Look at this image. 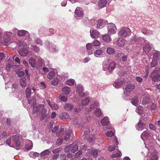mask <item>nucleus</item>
<instances>
[{"mask_svg": "<svg viewBox=\"0 0 160 160\" xmlns=\"http://www.w3.org/2000/svg\"><path fill=\"white\" fill-rule=\"evenodd\" d=\"M47 109L44 108V106L43 105H37L35 106L33 108V114H35L36 112H38L41 114L43 117H45L46 116Z\"/></svg>", "mask_w": 160, "mask_h": 160, "instance_id": "obj_1", "label": "nucleus"}, {"mask_svg": "<svg viewBox=\"0 0 160 160\" xmlns=\"http://www.w3.org/2000/svg\"><path fill=\"white\" fill-rule=\"evenodd\" d=\"M103 69L104 70H108L109 72H111L115 68V64L113 62H111L109 63L108 60L104 61L102 63Z\"/></svg>", "mask_w": 160, "mask_h": 160, "instance_id": "obj_2", "label": "nucleus"}, {"mask_svg": "<svg viewBox=\"0 0 160 160\" xmlns=\"http://www.w3.org/2000/svg\"><path fill=\"white\" fill-rule=\"evenodd\" d=\"M150 77L153 81L157 82L160 80V73L158 70L152 72L151 74Z\"/></svg>", "mask_w": 160, "mask_h": 160, "instance_id": "obj_3", "label": "nucleus"}, {"mask_svg": "<svg viewBox=\"0 0 160 160\" xmlns=\"http://www.w3.org/2000/svg\"><path fill=\"white\" fill-rule=\"evenodd\" d=\"M13 140L15 144L16 149H20V142L19 140V138L17 135H15L13 136Z\"/></svg>", "mask_w": 160, "mask_h": 160, "instance_id": "obj_4", "label": "nucleus"}, {"mask_svg": "<svg viewBox=\"0 0 160 160\" xmlns=\"http://www.w3.org/2000/svg\"><path fill=\"white\" fill-rule=\"evenodd\" d=\"M130 31V29L129 28L123 29L120 30L118 33V35L120 36L126 37L128 36V32Z\"/></svg>", "mask_w": 160, "mask_h": 160, "instance_id": "obj_5", "label": "nucleus"}, {"mask_svg": "<svg viewBox=\"0 0 160 160\" xmlns=\"http://www.w3.org/2000/svg\"><path fill=\"white\" fill-rule=\"evenodd\" d=\"M116 27L114 24L111 23L108 24V29L109 33L110 34H114L116 33L115 29Z\"/></svg>", "mask_w": 160, "mask_h": 160, "instance_id": "obj_6", "label": "nucleus"}, {"mask_svg": "<svg viewBox=\"0 0 160 160\" xmlns=\"http://www.w3.org/2000/svg\"><path fill=\"white\" fill-rule=\"evenodd\" d=\"M83 89L82 87L80 85H78L77 86V92L78 93L80 97H84L88 95V94L86 93H83V95L81 94V92H82Z\"/></svg>", "mask_w": 160, "mask_h": 160, "instance_id": "obj_7", "label": "nucleus"}, {"mask_svg": "<svg viewBox=\"0 0 160 160\" xmlns=\"http://www.w3.org/2000/svg\"><path fill=\"white\" fill-rule=\"evenodd\" d=\"M146 125L145 123L141 121H139L136 126L137 130L138 131H142L145 128Z\"/></svg>", "mask_w": 160, "mask_h": 160, "instance_id": "obj_8", "label": "nucleus"}, {"mask_svg": "<svg viewBox=\"0 0 160 160\" xmlns=\"http://www.w3.org/2000/svg\"><path fill=\"white\" fill-rule=\"evenodd\" d=\"M90 34L92 38L95 39L98 38L100 35V33L98 31L95 30H93L92 31L90 30Z\"/></svg>", "mask_w": 160, "mask_h": 160, "instance_id": "obj_9", "label": "nucleus"}, {"mask_svg": "<svg viewBox=\"0 0 160 160\" xmlns=\"http://www.w3.org/2000/svg\"><path fill=\"white\" fill-rule=\"evenodd\" d=\"M75 13L77 16L78 17H82L83 15V12L82 9L79 7L76 8L75 10Z\"/></svg>", "mask_w": 160, "mask_h": 160, "instance_id": "obj_10", "label": "nucleus"}, {"mask_svg": "<svg viewBox=\"0 0 160 160\" xmlns=\"http://www.w3.org/2000/svg\"><path fill=\"white\" fill-rule=\"evenodd\" d=\"M3 40L4 42L5 43V45H7V43L11 41V37L10 35L7 33V32H5L3 37Z\"/></svg>", "mask_w": 160, "mask_h": 160, "instance_id": "obj_11", "label": "nucleus"}, {"mask_svg": "<svg viewBox=\"0 0 160 160\" xmlns=\"http://www.w3.org/2000/svg\"><path fill=\"white\" fill-rule=\"evenodd\" d=\"M126 41L122 38H118L117 42L118 45L120 47H123L126 43Z\"/></svg>", "mask_w": 160, "mask_h": 160, "instance_id": "obj_12", "label": "nucleus"}, {"mask_svg": "<svg viewBox=\"0 0 160 160\" xmlns=\"http://www.w3.org/2000/svg\"><path fill=\"white\" fill-rule=\"evenodd\" d=\"M18 34L20 36H26L27 38H29L30 35L28 32L25 30H20L18 31Z\"/></svg>", "mask_w": 160, "mask_h": 160, "instance_id": "obj_13", "label": "nucleus"}, {"mask_svg": "<svg viewBox=\"0 0 160 160\" xmlns=\"http://www.w3.org/2000/svg\"><path fill=\"white\" fill-rule=\"evenodd\" d=\"M150 133L149 130H146L143 132L141 134V138L144 140V138H148L150 136Z\"/></svg>", "mask_w": 160, "mask_h": 160, "instance_id": "obj_14", "label": "nucleus"}, {"mask_svg": "<svg viewBox=\"0 0 160 160\" xmlns=\"http://www.w3.org/2000/svg\"><path fill=\"white\" fill-rule=\"evenodd\" d=\"M146 42H147L146 45L143 47V49L144 52L148 54L149 53L151 49V46L149 44V42L147 41H145Z\"/></svg>", "mask_w": 160, "mask_h": 160, "instance_id": "obj_15", "label": "nucleus"}, {"mask_svg": "<svg viewBox=\"0 0 160 160\" xmlns=\"http://www.w3.org/2000/svg\"><path fill=\"white\" fill-rule=\"evenodd\" d=\"M142 32L144 34L150 36L153 34L152 31L151 30L145 28H143L142 31Z\"/></svg>", "mask_w": 160, "mask_h": 160, "instance_id": "obj_16", "label": "nucleus"}, {"mask_svg": "<svg viewBox=\"0 0 160 160\" xmlns=\"http://www.w3.org/2000/svg\"><path fill=\"white\" fill-rule=\"evenodd\" d=\"M18 52L19 54L22 57H25L28 53V51L26 49H20Z\"/></svg>", "mask_w": 160, "mask_h": 160, "instance_id": "obj_17", "label": "nucleus"}, {"mask_svg": "<svg viewBox=\"0 0 160 160\" xmlns=\"http://www.w3.org/2000/svg\"><path fill=\"white\" fill-rule=\"evenodd\" d=\"M123 84V82L120 80H117L113 84V86L116 88H119Z\"/></svg>", "mask_w": 160, "mask_h": 160, "instance_id": "obj_18", "label": "nucleus"}, {"mask_svg": "<svg viewBox=\"0 0 160 160\" xmlns=\"http://www.w3.org/2000/svg\"><path fill=\"white\" fill-rule=\"evenodd\" d=\"M36 60L31 58L29 60V63L32 68H35L36 66Z\"/></svg>", "mask_w": 160, "mask_h": 160, "instance_id": "obj_19", "label": "nucleus"}, {"mask_svg": "<svg viewBox=\"0 0 160 160\" xmlns=\"http://www.w3.org/2000/svg\"><path fill=\"white\" fill-rule=\"evenodd\" d=\"M134 85L133 84H128L125 88L126 91L127 92H130L134 88Z\"/></svg>", "mask_w": 160, "mask_h": 160, "instance_id": "obj_20", "label": "nucleus"}, {"mask_svg": "<svg viewBox=\"0 0 160 160\" xmlns=\"http://www.w3.org/2000/svg\"><path fill=\"white\" fill-rule=\"evenodd\" d=\"M117 147L118 148L117 150H118V152H117L113 153L111 155V157L112 158H118L122 156V154L121 152L120 151H119L118 146H117Z\"/></svg>", "mask_w": 160, "mask_h": 160, "instance_id": "obj_21", "label": "nucleus"}, {"mask_svg": "<svg viewBox=\"0 0 160 160\" xmlns=\"http://www.w3.org/2000/svg\"><path fill=\"white\" fill-rule=\"evenodd\" d=\"M73 108L74 106L73 105L69 103H66L64 106V108L68 111H70Z\"/></svg>", "mask_w": 160, "mask_h": 160, "instance_id": "obj_22", "label": "nucleus"}, {"mask_svg": "<svg viewBox=\"0 0 160 160\" xmlns=\"http://www.w3.org/2000/svg\"><path fill=\"white\" fill-rule=\"evenodd\" d=\"M107 3L106 0H100L98 2L99 7L101 8L104 7Z\"/></svg>", "mask_w": 160, "mask_h": 160, "instance_id": "obj_23", "label": "nucleus"}, {"mask_svg": "<svg viewBox=\"0 0 160 160\" xmlns=\"http://www.w3.org/2000/svg\"><path fill=\"white\" fill-rule=\"evenodd\" d=\"M150 159L151 160H158V158L156 154V151H154L151 154Z\"/></svg>", "mask_w": 160, "mask_h": 160, "instance_id": "obj_24", "label": "nucleus"}, {"mask_svg": "<svg viewBox=\"0 0 160 160\" xmlns=\"http://www.w3.org/2000/svg\"><path fill=\"white\" fill-rule=\"evenodd\" d=\"M62 91L65 95L68 94L71 91L70 88L68 87H65L62 89Z\"/></svg>", "mask_w": 160, "mask_h": 160, "instance_id": "obj_25", "label": "nucleus"}, {"mask_svg": "<svg viewBox=\"0 0 160 160\" xmlns=\"http://www.w3.org/2000/svg\"><path fill=\"white\" fill-rule=\"evenodd\" d=\"M108 122L109 120L108 118L107 117H105L101 121V124L102 125L104 126L107 125Z\"/></svg>", "mask_w": 160, "mask_h": 160, "instance_id": "obj_26", "label": "nucleus"}, {"mask_svg": "<svg viewBox=\"0 0 160 160\" xmlns=\"http://www.w3.org/2000/svg\"><path fill=\"white\" fill-rule=\"evenodd\" d=\"M94 114L97 117H100L102 114L101 110L99 108H97L94 111Z\"/></svg>", "mask_w": 160, "mask_h": 160, "instance_id": "obj_27", "label": "nucleus"}, {"mask_svg": "<svg viewBox=\"0 0 160 160\" xmlns=\"http://www.w3.org/2000/svg\"><path fill=\"white\" fill-rule=\"evenodd\" d=\"M102 38L103 40L106 42H109L111 40L110 36L107 35L103 36Z\"/></svg>", "mask_w": 160, "mask_h": 160, "instance_id": "obj_28", "label": "nucleus"}, {"mask_svg": "<svg viewBox=\"0 0 160 160\" xmlns=\"http://www.w3.org/2000/svg\"><path fill=\"white\" fill-rule=\"evenodd\" d=\"M89 152L92 154L93 157L95 158H96L98 155V150L92 149L89 151Z\"/></svg>", "mask_w": 160, "mask_h": 160, "instance_id": "obj_29", "label": "nucleus"}, {"mask_svg": "<svg viewBox=\"0 0 160 160\" xmlns=\"http://www.w3.org/2000/svg\"><path fill=\"white\" fill-rule=\"evenodd\" d=\"M138 102V100L137 96H135L132 99V103L135 106H136Z\"/></svg>", "mask_w": 160, "mask_h": 160, "instance_id": "obj_30", "label": "nucleus"}, {"mask_svg": "<svg viewBox=\"0 0 160 160\" xmlns=\"http://www.w3.org/2000/svg\"><path fill=\"white\" fill-rule=\"evenodd\" d=\"M150 98L149 97L145 96L142 100V103L143 104H146L150 102Z\"/></svg>", "mask_w": 160, "mask_h": 160, "instance_id": "obj_31", "label": "nucleus"}, {"mask_svg": "<svg viewBox=\"0 0 160 160\" xmlns=\"http://www.w3.org/2000/svg\"><path fill=\"white\" fill-rule=\"evenodd\" d=\"M39 155V153L36 152H31L29 153V156L32 158H35Z\"/></svg>", "mask_w": 160, "mask_h": 160, "instance_id": "obj_32", "label": "nucleus"}, {"mask_svg": "<svg viewBox=\"0 0 160 160\" xmlns=\"http://www.w3.org/2000/svg\"><path fill=\"white\" fill-rule=\"evenodd\" d=\"M92 47V45L90 43H88L86 45V48L88 50V53L89 54H92V52L90 51V49H91Z\"/></svg>", "mask_w": 160, "mask_h": 160, "instance_id": "obj_33", "label": "nucleus"}, {"mask_svg": "<svg viewBox=\"0 0 160 160\" xmlns=\"http://www.w3.org/2000/svg\"><path fill=\"white\" fill-rule=\"evenodd\" d=\"M90 99L88 98H86L82 101V104L83 106H86L89 102Z\"/></svg>", "mask_w": 160, "mask_h": 160, "instance_id": "obj_34", "label": "nucleus"}, {"mask_svg": "<svg viewBox=\"0 0 160 160\" xmlns=\"http://www.w3.org/2000/svg\"><path fill=\"white\" fill-rule=\"evenodd\" d=\"M107 52L109 54H113L115 53V50L112 48H108L107 49Z\"/></svg>", "mask_w": 160, "mask_h": 160, "instance_id": "obj_35", "label": "nucleus"}, {"mask_svg": "<svg viewBox=\"0 0 160 160\" xmlns=\"http://www.w3.org/2000/svg\"><path fill=\"white\" fill-rule=\"evenodd\" d=\"M137 112L139 114H141L143 112V108L140 106H139L137 108L136 110Z\"/></svg>", "mask_w": 160, "mask_h": 160, "instance_id": "obj_36", "label": "nucleus"}, {"mask_svg": "<svg viewBox=\"0 0 160 160\" xmlns=\"http://www.w3.org/2000/svg\"><path fill=\"white\" fill-rule=\"evenodd\" d=\"M55 73L54 71L50 72L47 75V78L49 79H51L55 75Z\"/></svg>", "mask_w": 160, "mask_h": 160, "instance_id": "obj_37", "label": "nucleus"}, {"mask_svg": "<svg viewBox=\"0 0 160 160\" xmlns=\"http://www.w3.org/2000/svg\"><path fill=\"white\" fill-rule=\"evenodd\" d=\"M26 78H22L20 81V83L22 87H25L26 85V82H25Z\"/></svg>", "mask_w": 160, "mask_h": 160, "instance_id": "obj_38", "label": "nucleus"}, {"mask_svg": "<svg viewBox=\"0 0 160 160\" xmlns=\"http://www.w3.org/2000/svg\"><path fill=\"white\" fill-rule=\"evenodd\" d=\"M59 98L60 100L61 101H63L64 102H66L67 100V97L64 96L62 94H60L59 96Z\"/></svg>", "mask_w": 160, "mask_h": 160, "instance_id": "obj_39", "label": "nucleus"}, {"mask_svg": "<svg viewBox=\"0 0 160 160\" xmlns=\"http://www.w3.org/2000/svg\"><path fill=\"white\" fill-rule=\"evenodd\" d=\"M78 146L76 145H74L72 146L71 145V151L72 153L76 152L78 149Z\"/></svg>", "mask_w": 160, "mask_h": 160, "instance_id": "obj_40", "label": "nucleus"}, {"mask_svg": "<svg viewBox=\"0 0 160 160\" xmlns=\"http://www.w3.org/2000/svg\"><path fill=\"white\" fill-rule=\"evenodd\" d=\"M12 62H9L7 64L6 66V70L7 71H10L11 68L12 67Z\"/></svg>", "mask_w": 160, "mask_h": 160, "instance_id": "obj_41", "label": "nucleus"}, {"mask_svg": "<svg viewBox=\"0 0 160 160\" xmlns=\"http://www.w3.org/2000/svg\"><path fill=\"white\" fill-rule=\"evenodd\" d=\"M103 21L102 19H99L97 21V26H96L97 28H100L102 24Z\"/></svg>", "mask_w": 160, "mask_h": 160, "instance_id": "obj_42", "label": "nucleus"}, {"mask_svg": "<svg viewBox=\"0 0 160 160\" xmlns=\"http://www.w3.org/2000/svg\"><path fill=\"white\" fill-rule=\"evenodd\" d=\"M33 146L32 142H30L25 146V148L27 150H30L32 148Z\"/></svg>", "mask_w": 160, "mask_h": 160, "instance_id": "obj_43", "label": "nucleus"}, {"mask_svg": "<svg viewBox=\"0 0 160 160\" xmlns=\"http://www.w3.org/2000/svg\"><path fill=\"white\" fill-rule=\"evenodd\" d=\"M75 80L73 79H70L66 82V84L68 85H72L74 84Z\"/></svg>", "mask_w": 160, "mask_h": 160, "instance_id": "obj_44", "label": "nucleus"}, {"mask_svg": "<svg viewBox=\"0 0 160 160\" xmlns=\"http://www.w3.org/2000/svg\"><path fill=\"white\" fill-rule=\"evenodd\" d=\"M103 51L101 50H97L94 52V54L95 56H97L96 55H102Z\"/></svg>", "mask_w": 160, "mask_h": 160, "instance_id": "obj_45", "label": "nucleus"}, {"mask_svg": "<svg viewBox=\"0 0 160 160\" xmlns=\"http://www.w3.org/2000/svg\"><path fill=\"white\" fill-rule=\"evenodd\" d=\"M72 133V131H69L66 134L65 139L66 140H68L70 138V136Z\"/></svg>", "mask_w": 160, "mask_h": 160, "instance_id": "obj_46", "label": "nucleus"}, {"mask_svg": "<svg viewBox=\"0 0 160 160\" xmlns=\"http://www.w3.org/2000/svg\"><path fill=\"white\" fill-rule=\"evenodd\" d=\"M26 97H29L31 95V89L29 88H27L26 89Z\"/></svg>", "mask_w": 160, "mask_h": 160, "instance_id": "obj_47", "label": "nucleus"}, {"mask_svg": "<svg viewBox=\"0 0 160 160\" xmlns=\"http://www.w3.org/2000/svg\"><path fill=\"white\" fill-rule=\"evenodd\" d=\"M50 151L48 149L45 150L41 153L42 156H44L50 153Z\"/></svg>", "mask_w": 160, "mask_h": 160, "instance_id": "obj_48", "label": "nucleus"}, {"mask_svg": "<svg viewBox=\"0 0 160 160\" xmlns=\"http://www.w3.org/2000/svg\"><path fill=\"white\" fill-rule=\"evenodd\" d=\"M158 62L155 59H153L152 62L151 63V68H153L157 64H158Z\"/></svg>", "mask_w": 160, "mask_h": 160, "instance_id": "obj_49", "label": "nucleus"}, {"mask_svg": "<svg viewBox=\"0 0 160 160\" xmlns=\"http://www.w3.org/2000/svg\"><path fill=\"white\" fill-rule=\"evenodd\" d=\"M59 80L57 78H54L52 82V84L53 85H57L59 82Z\"/></svg>", "mask_w": 160, "mask_h": 160, "instance_id": "obj_50", "label": "nucleus"}, {"mask_svg": "<svg viewBox=\"0 0 160 160\" xmlns=\"http://www.w3.org/2000/svg\"><path fill=\"white\" fill-rule=\"evenodd\" d=\"M98 106H99V104L98 102H95L93 104H92L91 105V106L90 110L89 111H92V108H96L98 107Z\"/></svg>", "mask_w": 160, "mask_h": 160, "instance_id": "obj_51", "label": "nucleus"}, {"mask_svg": "<svg viewBox=\"0 0 160 160\" xmlns=\"http://www.w3.org/2000/svg\"><path fill=\"white\" fill-rule=\"evenodd\" d=\"M30 48L35 51V52H38L39 50L38 48L37 47L36 45H32L31 46Z\"/></svg>", "mask_w": 160, "mask_h": 160, "instance_id": "obj_52", "label": "nucleus"}, {"mask_svg": "<svg viewBox=\"0 0 160 160\" xmlns=\"http://www.w3.org/2000/svg\"><path fill=\"white\" fill-rule=\"evenodd\" d=\"M71 148V145H69L67 146L64 148V151L66 152H68Z\"/></svg>", "mask_w": 160, "mask_h": 160, "instance_id": "obj_53", "label": "nucleus"}, {"mask_svg": "<svg viewBox=\"0 0 160 160\" xmlns=\"http://www.w3.org/2000/svg\"><path fill=\"white\" fill-rule=\"evenodd\" d=\"M92 43L94 46H99L100 44L99 41L97 40L93 41Z\"/></svg>", "mask_w": 160, "mask_h": 160, "instance_id": "obj_54", "label": "nucleus"}, {"mask_svg": "<svg viewBox=\"0 0 160 160\" xmlns=\"http://www.w3.org/2000/svg\"><path fill=\"white\" fill-rule=\"evenodd\" d=\"M149 128L150 129L153 131H154L156 129V126L151 123L149 124Z\"/></svg>", "mask_w": 160, "mask_h": 160, "instance_id": "obj_55", "label": "nucleus"}, {"mask_svg": "<svg viewBox=\"0 0 160 160\" xmlns=\"http://www.w3.org/2000/svg\"><path fill=\"white\" fill-rule=\"evenodd\" d=\"M64 131V129L63 128H61L56 133V135L57 136L59 137L61 133Z\"/></svg>", "mask_w": 160, "mask_h": 160, "instance_id": "obj_56", "label": "nucleus"}, {"mask_svg": "<svg viewBox=\"0 0 160 160\" xmlns=\"http://www.w3.org/2000/svg\"><path fill=\"white\" fill-rule=\"evenodd\" d=\"M11 138L10 137L6 141V143L10 147H13L11 146Z\"/></svg>", "mask_w": 160, "mask_h": 160, "instance_id": "obj_57", "label": "nucleus"}, {"mask_svg": "<svg viewBox=\"0 0 160 160\" xmlns=\"http://www.w3.org/2000/svg\"><path fill=\"white\" fill-rule=\"evenodd\" d=\"M160 56V52L159 51H157L153 54V57L154 58H157Z\"/></svg>", "mask_w": 160, "mask_h": 160, "instance_id": "obj_58", "label": "nucleus"}, {"mask_svg": "<svg viewBox=\"0 0 160 160\" xmlns=\"http://www.w3.org/2000/svg\"><path fill=\"white\" fill-rule=\"evenodd\" d=\"M62 138H59L57 140V142H56V145H59L62 143Z\"/></svg>", "mask_w": 160, "mask_h": 160, "instance_id": "obj_59", "label": "nucleus"}, {"mask_svg": "<svg viewBox=\"0 0 160 160\" xmlns=\"http://www.w3.org/2000/svg\"><path fill=\"white\" fill-rule=\"evenodd\" d=\"M140 39V38H137L135 36H133L132 37L130 42H137Z\"/></svg>", "mask_w": 160, "mask_h": 160, "instance_id": "obj_60", "label": "nucleus"}, {"mask_svg": "<svg viewBox=\"0 0 160 160\" xmlns=\"http://www.w3.org/2000/svg\"><path fill=\"white\" fill-rule=\"evenodd\" d=\"M114 132L112 131H108L106 133L107 136L108 137H111L114 135Z\"/></svg>", "mask_w": 160, "mask_h": 160, "instance_id": "obj_61", "label": "nucleus"}, {"mask_svg": "<svg viewBox=\"0 0 160 160\" xmlns=\"http://www.w3.org/2000/svg\"><path fill=\"white\" fill-rule=\"evenodd\" d=\"M51 108L53 109H54L55 110H57L58 108V105L56 104H53L52 105V106H51Z\"/></svg>", "mask_w": 160, "mask_h": 160, "instance_id": "obj_62", "label": "nucleus"}, {"mask_svg": "<svg viewBox=\"0 0 160 160\" xmlns=\"http://www.w3.org/2000/svg\"><path fill=\"white\" fill-rule=\"evenodd\" d=\"M82 153V152L81 150H79L77 152L75 155V157L76 158H78L79 156L81 155Z\"/></svg>", "mask_w": 160, "mask_h": 160, "instance_id": "obj_63", "label": "nucleus"}, {"mask_svg": "<svg viewBox=\"0 0 160 160\" xmlns=\"http://www.w3.org/2000/svg\"><path fill=\"white\" fill-rule=\"evenodd\" d=\"M60 160H66V155L65 154H61L60 155Z\"/></svg>", "mask_w": 160, "mask_h": 160, "instance_id": "obj_64", "label": "nucleus"}]
</instances>
